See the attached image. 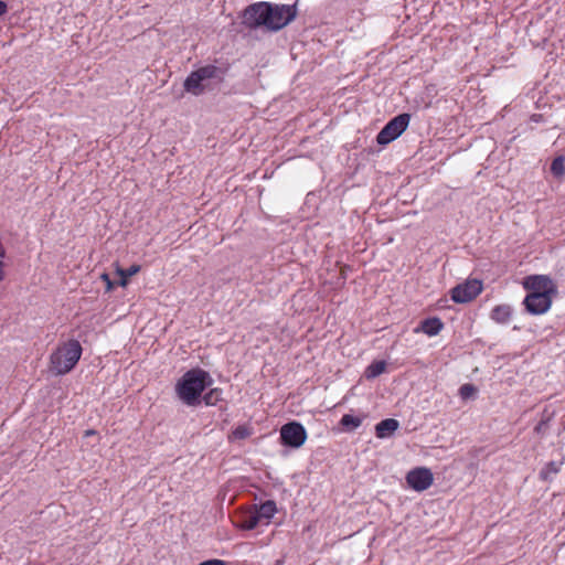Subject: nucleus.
Returning a JSON list of instances; mask_svg holds the SVG:
<instances>
[{
  "label": "nucleus",
  "mask_w": 565,
  "mask_h": 565,
  "mask_svg": "<svg viewBox=\"0 0 565 565\" xmlns=\"http://www.w3.org/2000/svg\"><path fill=\"white\" fill-rule=\"evenodd\" d=\"M296 17L294 6L273 4L269 2H255L245 8L243 24L249 29L264 26L269 31H278L286 26Z\"/></svg>",
  "instance_id": "f257e3e1"
},
{
  "label": "nucleus",
  "mask_w": 565,
  "mask_h": 565,
  "mask_svg": "<svg viewBox=\"0 0 565 565\" xmlns=\"http://www.w3.org/2000/svg\"><path fill=\"white\" fill-rule=\"evenodd\" d=\"M82 352V345L75 339L58 343L49 358L50 372L57 376L70 373L78 363Z\"/></svg>",
  "instance_id": "f03ea898"
},
{
  "label": "nucleus",
  "mask_w": 565,
  "mask_h": 565,
  "mask_svg": "<svg viewBox=\"0 0 565 565\" xmlns=\"http://www.w3.org/2000/svg\"><path fill=\"white\" fill-rule=\"evenodd\" d=\"M225 71L218 66L207 64L191 72L183 83L184 89L200 96L212 88V84H220L224 81Z\"/></svg>",
  "instance_id": "7ed1b4c3"
},
{
  "label": "nucleus",
  "mask_w": 565,
  "mask_h": 565,
  "mask_svg": "<svg viewBox=\"0 0 565 565\" xmlns=\"http://www.w3.org/2000/svg\"><path fill=\"white\" fill-rule=\"evenodd\" d=\"M207 373L203 370L188 371L177 384V393L186 405H195L206 386Z\"/></svg>",
  "instance_id": "20e7f679"
},
{
  "label": "nucleus",
  "mask_w": 565,
  "mask_h": 565,
  "mask_svg": "<svg viewBox=\"0 0 565 565\" xmlns=\"http://www.w3.org/2000/svg\"><path fill=\"white\" fill-rule=\"evenodd\" d=\"M411 115L399 114L391 119L377 134L376 142L386 146L397 139L407 128Z\"/></svg>",
  "instance_id": "39448f33"
},
{
  "label": "nucleus",
  "mask_w": 565,
  "mask_h": 565,
  "mask_svg": "<svg viewBox=\"0 0 565 565\" xmlns=\"http://www.w3.org/2000/svg\"><path fill=\"white\" fill-rule=\"evenodd\" d=\"M281 444L291 448H300L307 440V431L298 422H290L280 428Z\"/></svg>",
  "instance_id": "423d86ee"
},
{
  "label": "nucleus",
  "mask_w": 565,
  "mask_h": 565,
  "mask_svg": "<svg viewBox=\"0 0 565 565\" xmlns=\"http://www.w3.org/2000/svg\"><path fill=\"white\" fill-rule=\"evenodd\" d=\"M482 291V282L478 279H468L451 289V299L457 303L473 300Z\"/></svg>",
  "instance_id": "0eeeda50"
},
{
  "label": "nucleus",
  "mask_w": 565,
  "mask_h": 565,
  "mask_svg": "<svg viewBox=\"0 0 565 565\" xmlns=\"http://www.w3.org/2000/svg\"><path fill=\"white\" fill-rule=\"evenodd\" d=\"M523 287L529 292H539L547 296H556L557 287L554 281L545 275H531L524 278Z\"/></svg>",
  "instance_id": "6e6552de"
},
{
  "label": "nucleus",
  "mask_w": 565,
  "mask_h": 565,
  "mask_svg": "<svg viewBox=\"0 0 565 565\" xmlns=\"http://www.w3.org/2000/svg\"><path fill=\"white\" fill-rule=\"evenodd\" d=\"M554 296H547L539 292H529L523 300L525 309L531 315H543L547 312L552 306Z\"/></svg>",
  "instance_id": "1a4fd4ad"
},
{
  "label": "nucleus",
  "mask_w": 565,
  "mask_h": 565,
  "mask_svg": "<svg viewBox=\"0 0 565 565\" xmlns=\"http://www.w3.org/2000/svg\"><path fill=\"white\" fill-rule=\"evenodd\" d=\"M236 524L243 530H253L263 524L256 510L253 508L241 511L236 516Z\"/></svg>",
  "instance_id": "9d476101"
},
{
  "label": "nucleus",
  "mask_w": 565,
  "mask_h": 565,
  "mask_svg": "<svg viewBox=\"0 0 565 565\" xmlns=\"http://www.w3.org/2000/svg\"><path fill=\"white\" fill-rule=\"evenodd\" d=\"M399 427V423L394 418H386L375 425V435L380 439L391 437Z\"/></svg>",
  "instance_id": "9b49d317"
},
{
  "label": "nucleus",
  "mask_w": 565,
  "mask_h": 565,
  "mask_svg": "<svg viewBox=\"0 0 565 565\" xmlns=\"http://www.w3.org/2000/svg\"><path fill=\"white\" fill-rule=\"evenodd\" d=\"M254 509L256 510L260 522L266 525L269 524L270 519L277 512L276 503L273 500H268L259 505H255Z\"/></svg>",
  "instance_id": "f8f14e48"
},
{
  "label": "nucleus",
  "mask_w": 565,
  "mask_h": 565,
  "mask_svg": "<svg viewBox=\"0 0 565 565\" xmlns=\"http://www.w3.org/2000/svg\"><path fill=\"white\" fill-rule=\"evenodd\" d=\"M512 307L509 305H498L490 313V317L497 323H508L512 317Z\"/></svg>",
  "instance_id": "ddd939ff"
},
{
  "label": "nucleus",
  "mask_w": 565,
  "mask_h": 565,
  "mask_svg": "<svg viewBox=\"0 0 565 565\" xmlns=\"http://www.w3.org/2000/svg\"><path fill=\"white\" fill-rule=\"evenodd\" d=\"M408 486L417 491L424 490V467L415 468L406 476Z\"/></svg>",
  "instance_id": "4468645a"
},
{
  "label": "nucleus",
  "mask_w": 565,
  "mask_h": 565,
  "mask_svg": "<svg viewBox=\"0 0 565 565\" xmlns=\"http://www.w3.org/2000/svg\"><path fill=\"white\" fill-rule=\"evenodd\" d=\"M140 265L134 264L129 268H121L117 266L116 274L119 276L118 285L121 287H126L129 282V278L140 271Z\"/></svg>",
  "instance_id": "2eb2a0df"
},
{
  "label": "nucleus",
  "mask_w": 565,
  "mask_h": 565,
  "mask_svg": "<svg viewBox=\"0 0 565 565\" xmlns=\"http://www.w3.org/2000/svg\"><path fill=\"white\" fill-rule=\"evenodd\" d=\"M386 370L385 361H374L365 370L366 379H375Z\"/></svg>",
  "instance_id": "dca6fc26"
},
{
  "label": "nucleus",
  "mask_w": 565,
  "mask_h": 565,
  "mask_svg": "<svg viewBox=\"0 0 565 565\" xmlns=\"http://www.w3.org/2000/svg\"><path fill=\"white\" fill-rule=\"evenodd\" d=\"M341 426L344 430H354L362 424V418L358 416H353L351 414H344L340 420Z\"/></svg>",
  "instance_id": "f3484780"
},
{
  "label": "nucleus",
  "mask_w": 565,
  "mask_h": 565,
  "mask_svg": "<svg viewBox=\"0 0 565 565\" xmlns=\"http://www.w3.org/2000/svg\"><path fill=\"white\" fill-rule=\"evenodd\" d=\"M444 328V323L437 317L426 318V335L433 337L438 334Z\"/></svg>",
  "instance_id": "a211bd4d"
},
{
  "label": "nucleus",
  "mask_w": 565,
  "mask_h": 565,
  "mask_svg": "<svg viewBox=\"0 0 565 565\" xmlns=\"http://www.w3.org/2000/svg\"><path fill=\"white\" fill-rule=\"evenodd\" d=\"M551 172L555 178H562L565 174V158L556 157L551 163Z\"/></svg>",
  "instance_id": "6ab92c4d"
},
{
  "label": "nucleus",
  "mask_w": 565,
  "mask_h": 565,
  "mask_svg": "<svg viewBox=\"0 0 565 565\" xmlns=\"http://www.w3.org/2000/svg\"><path fill=\"white\" fill-rule=\"evenodd\" d=\"M250 435H252L250 427H248L246 425H239L232 431V434L230 435L228 438L234 439V440H241V439H245V438L249 437Z\"/></svg>",
  "instance_id": "aec40b11"
},
{
  "label": "nucleus",
  "mask_w": 565,
  "mask_h": 565,
  "mask_svg": "<svg viewBox=\"0 0 565 565\" xmlns=\"http://www.w3.org/2000/svg\"><path fill=\"white\" fill-rule=\"evenodd\" d=\"M562 466V462L551 461L548 462L542 470H541V477L542 479L546 480L551 475L557 473L559 471V468Z\"/></svg>",
  "instance_id": "412c9836"
},
{
  "label": "nucleus",
  "mask_w": 565,
  "mask_h": 565,
  "mask_svg": "<svg viewBox=\"0 0 565 565\" xmlns=\"http://www.w3.org/2000/svg\"><path fill=\"white\" fill-rule=\"evenodd\" d=\"M477 392V388L475 385L472 384H463L460 388H459V395L462 399H468L470 397H472Z\"/></svg>",
  "instance_id": "4be33fe9"
},
{
  "label": "nucleus",
  "mask_w": 565,
  "mask_h": 565,
  "mask_svg": "<svg viewBox=\"0 0 565 565\" xmlns=\"http://www.w3.org/2000/svg\"><path fill=\"white\" fill-rule=\"evenodd\" d=\"M220 396H221V391L217 388H213L204 395L203 399L206 405H215L216 402L220 399Z\"/></svg>",
  "instance_id": "5701e85b"
},
{
  "label": "nucleus",
  "mask_w": 565,
  "mask_h": 565,
  "mask_svg": "<svg viewBox=\"0 0 565 565\" xmlns=\"http://www.w3.org/2000/svg\"><path fill=\"white\" fill-rule=\"evenodd\" d=\"M100 279L106 284V290L110 291L114 289V281L110 279L109 275L104 273L100 275Z\"/></svg>",
  "instance_id": "b1692460"
},
{
  "label": "nucleus",
  "mask_w": 565,
  "mask_h": 565,
  "mask_svg": "<svg viewBox=\"0 0 565 565\" xmlns=\"http://www.w3.org/2000/svg\"><path fill=\"white\" fill-rule=\"evenodd\" d=\"M199 565H226V563L222 559H209Z\"/></svg>",
  "instance_id": "393cba45"
},
{
  "label": "nucleus",
  "mask_w": 565,
  "mask_h": 565,
  "mask_svg": "<svg viewBox=\"0 0 565 565\" xmlns=\"http://www.w3.org/2000/svg\"><path fill=\"white\" fill-rule=\"evenodd\" d=\"M434 481V476L429 469H426V489H428Z\"/></svg>",
  "instance_id": "a878e982"
},
{
  "label": "nucleus",
  "mask_w": 565,
  "mask_h": 565,
  "mask_svg": "<svg viewBox=\"0 0 565 565\" xmlns=\"http://www.w3.org/2000/svg\"><path fill=\"white\" fill-rule=\"evenodd\" d=\"M8 11V6L4 1L0 0V17L6 14Z\"/></svg>",
  "instance_id": "bb28decb"
},
{
  "label": "nucleus",
  "mask_w": 565,
  "mask_h": 565,
  "mask_svg": "<svg viewBox=\"0 0 565 565\" xmlns=\"http://www.w3.org/2000/svg\"><path fill=\"white\" fill-rule=\"evenodd\" d=\"M4 278L3 263L0 262V281Z\"/></svg>",
  "instance_id": "cd10ccee"
},
{
  "label": "nucleus",
  "mask_w": 565,
  "mask_h": 565,
  "mask_svg": "<svg viewBox=\"0 0 565 565\" xmlns=\"http://www.w3.org/2000/svg\"><path fill=\"white\" fill-rule=\"evenodd\" d=\"M420 330H424V320L419 321L417 327H416V329H415V331H417V332L420 331Z\"/></svg>",
  "instance_id": "c85d7f7f"
},
{
  "label": "nucleus",
  "mask_w": 565,
  "mask_h": 565,
  "mask_svg": "<svg viewBox=\"0 0 565 565\" xmlns=\"http://www.w3.org/2000/svg\"><path fill=\"white\" fill-rule=\"evenodd\" d=\"M96 431L94 429H88L85 431V436H90V435H95Z\"/></svg>",
  "instance_id": "c756f323"
},
{
  "label": "nucleus",
  "mask_w": 565,
  "mask_h": 565,
  "mask_svg": "<svg viewBox=\"0 0 565 565\" xmlns=\"http://www.w3.org/2000/svg\"><path fill=\"white\" fill-rule=\"evenodd\" d=\"M0 256H1V257H3V256H4V250H3V249L1 250Z\"/></svg>",
  "instance_id": "7c9ffc66"
}]
</instances>
